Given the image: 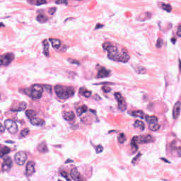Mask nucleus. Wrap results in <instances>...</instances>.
<instances>
[{
	"label": "nucleus",
	"instance_id": "obj_1",
	"mask_svg": "<svg viewBox=\"0 0 181 181\" xmlns=\"http://www.w3.org/2000/svg\"><path fill=\"white\" fill-rule=\"evenodd\" d=\"M102 47L104 52H107V56L110 60H113V62H119L120 63H128L129 61V55H128L125 52L119 53L118 47L112 45L111 42H104L102 45Z\"/></svg>",
	"mask_w": 181,
	"mask_h": 181
},
{
	"label": "nucleus",
	"instance_id": "obj_2",
	"mask_svg": "<svg viewBox=\"0 0 181 181\" xmlns=\"http://www.w3.org/2000/svg\"><path fill=\"white\" fill-rule=\"evenodd\" d=\"M19 93L28 95L33 100H40L43 94V87L37 83L33 84L29 88L20 89Z\"/></svg>",
	"mask_w": 181,
	"mask_h": 181
},
{
	"label": "nucleus",
	"instance_id": "obj_3",
	"mask_svg": "<svg viewBox=\"0 0 181 181\" xmlns=\"http://www.w3.org/2000/svg\"><path fill=\"white\" fill-rule=\"evenodd\" d=\"M54 90L57 96L60 100H69V98H73L76 95L74 92V87L73 86H62L57 85L54 86Z\"/></svg>",
	"mask_w": 181,
	"mask_h": 181
},
{
	"label": "nucleus",
	"instance_id": "obj_4",
	"mask_svg": "<svg viewBox=\"0 0 181 181\" xmlns=\"http://www.w3.org/2000/svg\"><path fill=\"white\" fill-rule=\"evenodd\" d=\"M25 115L30 119L31 125H34V127H45L46 125V122L43 119L37 117L36 116L37 113L34 110H26Z\"/></svg>",
	"mask_w": 181,
	"mask_h": 181
},
{
	"label": "nucleus",
	"instance_id": "obj_5",
	"mask_svg": "<svg viewBox=\"0 0 181 181\" xmlns=\"http://www.w3.org/2000/svg\"><path fill=\"white\" fill-rule=\"evenodd\" d=\"M145 119L150 131L156 132L160 129V124H158V117L156 116L146 115Z\"/></svg>",
	"mask_w": 181,
	"mask_h": 181
},
{
	"label": "nucleus",
	"instance_id": "obj_6",
	"mask_svg": "<svg viewBox=\"0 0 181 181\" xmlns=\"http://www.w3.org/2000/svg\"><path fill=\"white\" fill-rule=\"evenodd\" d=\"M15 60V54L12 52L0 55V67H9Z\"/></svg>",
	"mask_w": 181,
	"mask_h": 181
},
{
	"label": "nucleus",
	"instance_id": "obj_7",
	"mask_svg": "<svg viewBox=\"0 0 181 181\" xmlns=\"http://www.w3.org/2000/svg\"><path fill=\"white\" fill-rule=\"evenodd\" d=\"M114 97L117 103V110L121 111V112H125L127 108L125 98L119 92H115Z\"/></svg>",
	"mask_w": 181,
	"mask_h": 181
},
{
	"label": "nucleus",
	"instance_id": "obj_8",
	"mask_svg": "<svg viewBox=\"0 0 181 181\" xmlns=\"http://www.w3.org/2000/svg\"><path fill=\"white\" fill-rule=\"evenodd\" d=\"M4 127L6 129H7L8 132L11 134V135H15V134H18V124L16 122L8 119L4 122Z\"/></svg>",
	"mask_w": 181,
	"mask_h": 181
},
{
	"label": "nucleus",
	"instance_id": "obj_9",
	"mask_svg": "<svg viewBox=\"0 0 181 181\" xmlns=\"http://www.w3.org/2000/svg\"><path fill=\"white\" fill-rule=\"evenodd\" d=\"M27 159L28 154L24 151H19L14 156V160L17 165H19V166H23Z\"/></svg>",
	"mask_w": 181,
	"mask_h": 181
},
{
	"label": "nucleus",
	"instance_id": "obj_10",
	"mask_svg": "<svg viewBox=\"0 0 181 181\" xmlns=\"http://www.w3.org/2000/svg\"><path fill=\"white\" fill-rule=\"evenodd\" d=\"M105 84H107V86H105ZM93 86H105L102 87V90H103V93L108 94L109 93H111V91H112V89L111 88V87H110L108 86H115V83L104 81V82H100V83H93Z\"/></svg>",
	"mask_w": 181,
	"mask_h": 181
},
{
	"label": "nucleus",
	"instance_id": "obj_11",
	"mask_svg": "<svg viewBox=\"0 0 181 181\" xmlns=\"http://www.w3.org/2000/svg\"><path fill=\"white\" fill-rule=\"evenodd\" d=\"M180 111H181V103L180 101H177L175 103L173 107V119H179V117H180Z\"/></svg>",
	"mask_w": 181,
	"mask_h": 181
},
{
	"label": "nucleus",
	"instance_id": "obj_12",
	"mask_svg": "<svg viewBox=\"0 0 181 181\" xmlns=\"http://www.w3.org/2000/svg\"><path fill=\"white\" fill-rule=\"evenodd\" d=\"M35 172V163L33 161H28L25 166V175L27 177L32 176Z\"/></svg>",
	"mask_w": 181,
	"mask_h": 181
},
{
	"label": "nucleus",
	"instance_id": "obj_13",
	"mask_svg": "<svg viewBox=\"0 0 181 181\" xmlns=\"http://www.w3.org/2000/svg\"><path fill=\"white\" fill-rule=\"evenodd\" d=\"M110 73H111V71L107 70L105 67H101L98 71L96 78H105L107 77H110Z\"/></svg>",
	"mask_w": 181,
	"mask_h": 181
},
{
	"label": "nucleus",
	"instance_id": "obj_14",
	"mask_svg": "<svg viewBox=\"0 0 181 181\" xmlns=\"http://www.w3.org/2000/svg\"><path fill=\"white\" fill-rule=\"evenodd\" d=\"M137 141H138V136H134L132 139V141L130 143L132 155H135V153H136V152H138V150L139 149L138 144H136Z\"/></svg>",
	"mask_w": 181,
	"mask_h": 181
},
{
	"label": "nucleus",
	"instance_id": "obj_15",
	"mask_svg": "<svg viewBox=\"0 0 181 181\" xmlns=\"http://www.w3.org/2000/svg\"><path fill=\"white\" fill-rule=\"evenodd\" d=\"M70 176L74 181H83V179L80 177V173L77 168H74L71 170Z\"/></svg>",
	"mask_w": 181,
	"mask_h": 181
},
{
	"label": "nucleus",
	"instance_id": "obj_16",
	"mask_svg": "<svg viewBox=\"0 0 181 181\" xmlns=\"http://www.w3.org/2000/svg\"><path fill=\"white\" fill-rule=\"evenodd\" d=\"M42 43L43 46L42 54H44L45 57H50V54L49 52V47L50 45L49 44V41H47V39H45Z\"/></svg>",
	"mask_w": 181,
	"mask_h": 181
},
{
	"label": "nucleus",
	"instance_id": "obj_17",
	"mask_svg": "<svg viewBox=\"0 0 181 181\" xmlns=\"http://www.w3.org/2000/svg\"><path fill=\"white\" fill-rule=\"evenodd\" d=\"M78 94L85 98H90L93 93L91 90H87L85 87H81L78 90Z\"/></svg>",
	"mask_w": 181,
	"mask_h": 181
},
{
	"label": "nucleus",
	"instance_id": "obj_18",
	"mask_svg": "<svg viewBox=\"0 0 181 181\" xmlns=\"http://www.w3.org/2000/svg\"><path fill=\"white\" fill-rule=\"evenodd\" d=\"M160 9L166 12L167 13H172L173 8L170 4H166L165 2H161Z\"/></svg>",
	"mask_w": 181,
	"mask_h": 181
},
{
	"label": "nucleus",
	"instance_id": "obj_19",
	"mask_svg": "<svg viewBox=\"0 0 181 181\" xmlns=\"http://www.w3.org/2000/svg\"><path fill=\"white\" fill-rule=\"evenodd\" d=\"M35 20L38 23H40V25H44V23H47L49 18L43 14H38Z\"/></svg>",
	"mask_w": 181,
	"mask_h": 181
},
{
	"label": "nucleus",
	"instance_id": "obj_20",
	"mask_svg": "<svg viewBox=\"0 0 181 181\" xmlns=\"http://www.w3.org/2000/svg\"><path fill=\"white\" fill-rule=\"evenodd\" d=\"M37 149L42 153H46V152H49V148H47V145L45 141H42L41 143H40L37 145Z\"/></svg>",
	"mask_w": 181,
	"mask_h": 181
},
{
	"label": "nucleus",
	"instance_id": "obj_21",
	"mask_svg": "<svg viewBox=\"0 0 181 181\" xmlns=\"http://www.w3.org/2000/svg\"><path fill=\"white\" fill-rule=\"evenodd\" d=\"M49 42H50L52 47L55 49H60V46H62V42L59 39H53L49 38Z\"/></svg>",
	"mask_w": 181,
	"mask_h": 181
},
{
	"label": "nucleus",
	"instance_id": "obj_22",
	"mask_svg": "<svg viewBox=\"0 0 181 181\" xmlns=\"http://www.w3.org/2000/svg\"><path fill=\"white\" fill-rule=\"evenodd\" d=\"M19 105L18 108L11 109L10 111H11V112H21V111H25L28 107V104L25 102L21 103Z\"/></svg>",
	"mask_w": 181,
	"mask_h": 181
},
{
	"label": "nucleus",
	"instance_id": "obj_23",
	"mask_svg": "<svg viewBox=\"0 0 181 181\" xmlns=\"http://www.w3.org/2000/svg\"><path fill=\"white\" fill-rule=\"evenodd\" d=\"M133 125L134 128H139V129H140L141 131H145V124L141 120H135Z\"/></svg>",
	"mask_w": 181,
	"mask_h": 181
},
{
	"label": "nucleus",
	"instance_id": "obj_24",
	"mask_svg": "<svg viewBox=\"0 0 181 181\" xmlns=\"http://www.w3.org/2000/svg\"><path fill=\"white\" fill-rule=\"evenodd\" d=\"M74 117H76L74 112H66L64 115V119H65V121H73L74 119Z\"/></svg>",
	"mask_w": 181,
	"mask_h": 181
},
{
	"label": "nucleus",
	"instance_id": "obj_25",
	"mask_svg": "<svg viewBox=\"0 0 181 181\" xmlns=\"http://www.w3.org/2000/svg\"><path fill=\"white\" fill-rule=\"evenodd\" d=\"M176 148L177 147L176 146V140H173L170 144V150L168 149V148L165 149V152L167 154L170 153V152H173V151H176Z\"/></svg>",
	"mask_w": 181,
	"mask_h": 181
},
{
	"label": "nucleus",
	"instance_id": "obj_26",
	"mask_svg": "<svg viewBox=\"0 0 181 181\" xmlns=\"http://www.w3.org/2000/svg\"><path fill=\"white\" fill-rule=\"evenodd\" d=\"M133 69L135 73H136L137 74H146L147 70L145 66H138L137 69L135 67H134Z\"/></svg>",
	"mask_w": 181,
	"mask_h": 181
},
{
	"label": "nucleus",
	"instance_id": "obj_27",
	"mask_svg": "<svg viewBox=\"0 0 181 181\" xmlns=\"http://www.w3.org/2000/svg\"><path fill=\"white\" fill-rule=\"evenodd\" d=\"M151 139H152V136H151L150 134H148L145 137L141 139V144H149Z\"/></svg>",
	"mask_w": 181,
	"mask_h": 181
},
{
	"label": "nucleus",
	"instance_id": "obj_28",
	"mask_svg": "<svg viewBox=\"0 0 181 181\" xmlns=\"http://www.w3.org/2000/svg\"><path fill=\"white\" fill-rule=\"evenodd\" d=\"M141 156H142V153H141V152H139L137 153V155L135 156V157H134L131 161L132 165H133V166H135V165H136V160H138Z\"/></svg>",
	"mask_w": 181,
	"mask_h": 181
},
{
	"label": "nucleus",
	"instance_id": "obj_29",
	"mask_svg": "<svg viewBox=\"0 0 181 181\" xmlns=\"http://www.w3.org/2000/svg\"><path fill=\"white\" fill-rule=\"evenodd\" d=\"M117 140L119 144H124L127 141V139L125 138V134L120 133L119 136H117Z\"/></svg>",
	"mask_w": 181,
	"mask_h": 181
},
{
	"label": "nucleus",
	"instance_id": "obj_30",
	"mask_svg": "<svg viewBox=\"0 0 181 181\" xmlns=\"http://www.w3.org/2000/svg\"><path fill=\"white\" fill-rule=\"evenodd\" d=\"M43 88V91H47V93H48V94H52V91L53 90V88H52V86L50 85H43L42 86Z\"/></svg>",
	"mask_w": 181,
	"mask_h": 181
},
{
	"label": "nucleus",
	"instance_id": "obj_31",
	"mask_svg": "<svg viewBox=\"0 0 181 181\" xmlns=\"http://www.w3.org/2000/svg\"><path fill=\"white\" fill-rule=\"evenodd\" d=\"M94 149H95L96 153L98 154V153H101L103 152L104 147L103 146H101V144H99L98 146H95Z\"/></svg>",
	"mask_w": 181,
	"mask_h": 181
},
{
	"label": "nucleus",
	"instance_id": "obj_32",
	"mask_svg": "<svg viewBox=\"0 0 181 181\" xmlns=\"http://www.w3.org/2000/svg\"><path fill=\"white\" fill-rule=\"evenodd\" d=\"M69 129L72 131H77L80 128V124H78L69 123Z\"/></svg>",
	"mask_w": 181,
	"mask_h": 181
},
{
	"label": "nucleus",
	"instance_id": "obj_33",
	"mask_svg": "<svg viewBox=\"0 0 181 181\" xmlns=\"http://www.w3.org/2000/svg\"><path fill=\"white\" fill-rule=\"evenodd\" d=\"M54 4L56 5H65V6H67V5H69V2L67 1V0H56L54 1Z\"/></svg>",
	"mask_w": 181,
	"mask_h": 181
},
{
	"label": "nucleus",
	"instance_id": "obj_34",
	"mask_svg": "<svg viewBox=\"0 0 181 181\" xmlns=\"http://www.w3.org/2000/svg\"><path fill=\"white\" fill-rule=\"evenodd\" d=\"M163 45V40H162V38H158L156 44V49H162Z\"/></svg>",
	"mask_w": 181,
	"mask_h": 181
},
{
	"label": "nucleus",
	"instance_id": "obj_35",
	"mask_svg": "<svg viewBox=\"0 0 181 181\" xmlns=\"http://www.w3.org/2000/svg\"><path fill=\"white\" fill-rule=\"evenodd\" d=\"M21 136H27V135H29V129L25 128L23 130L21 131Z\"/></svg>",
	"mask_w": 181,
	"mask_h": 181
},
{
	"label": "nucleus",
	"instance_id": "obj_36",
	"mask_svg": "<svg viewBox=\"0 0 181 181\" xmlns=\"http://www.w3.org/2000/svg\"><path fill=\"white\" fill-rule=\"evenodd\" d=\"M56 11H57V8L56 7H52L48 9V13L49 15H54L56 13Z\"/></svg>",
	"mask_w": 181,
	"mask_h": 181
},
{
	"label": "nucleus",
	"instance_id": "obj_37",
	"mask_svg": "<svg viewBox=\"0 0 181 181\" xmlns=\"http://www.w3.org/2000/svg\"><path fill=\"white\" fill-rule=\"evenodd\" d=\"M60 175L62 177H64V179H66V181H71V179L69 178V176L67 175V174L66 173V172H61Z\"/></svg>",
	"mask_w": 181,
	"mask_h": 181
},
{
	"label": "nucleus",
	"instance_id": "obj_38",
	"mask_svg": "<svg viewBox=\"0 0 181 181\" xmlns=\"http://www.w3.org/2000/svg\"><path fill=\"white\" fill-rule=\"evenodd\" d=\"M105 26V25L98 23L95 26L94 30H98V29H103V28H104Z\"/></svg>",
	"mask_w": 181,
	"mask_h": 181
},
{
	"label": "nucleus",
	"instance_id": "obj_39",
	"mask_svg": "<svg viewBox=\"0 0 181 181\" xmlns=\"http://www.w3.org/2000/svg\"><path fill=\"white\" fill-rule=\"evenodd\" d=\"M27 2L29 4V5L37 6V0H27Z\"/></svg>",
	"mask_w": 181,
	"mask_h": 181
},
{
	"label": "nucleus",
	"instance_id": "obj_40",
	"mask_svg": "<svg viewBox=\"0 0 181 181\" xmlns=\"http://www.w3.org/2000/svg\"><path fill=\"white\" fill-rule=\"evenodd\" d=\"M79 108L81 109L82 114H84V112H87V111L88 110V107L86 105H83V106H81Z\"/></svg>",
	"mask_w": 181,
	"mask_h": 181
},
{
	"label": "nucleus",
	"instance_id": "obj_41",
	"mask_svg": "<svg viewBox=\"0 0 181 181\" xmlns=\"http://www.w3.org/2000/svg\"><path fill=\"white\" fill-rule=\"evenodd\" d=\"M46 4V0H37V6H40L41 5H45Z\"/></svg>",
	"mask_w": 181,
	"mask_h": 181
},
{
	"label": "nucleus",
	"instance_id": "obj_42",
	"mask_svg": "<svg viewBox=\"0 0 181 181\" xmlns=\"http://www.w3.org/2000/svg\"><path fill=\"white\" fill-rule=\"evenodd\" d=\"M161 24H162V21H158V22L157 23V25H158V26L159 30H160V32H163V33H165V30H163V29L162 28Z\"/></svg>",
	"mask_w": 181,
	"mask_h": 181
},
{
	"label": "nucleus",
	"instance_id": "obj_43",
	"mask_svg": "<svg viewBox=\"0 0 181 181\" xmlns=\"http://www.w3.org/2000/svg\"><path fill=\"white\" fill-rule=\"evenodd\" d=\"M76 115L77 117H81V115H83V112L81 111V109L80 107L76 109Z\"/></svg>",
	"mask_w": 181,
	"mask_h": 181
},
{
	"label": "nucleus",
	"instance_id": "obj_44",
	"mask_svg": "<svg viewBox=\"0 0 181 181\" xmlns=\"http://www.w3.org/2000/svg\"><path fill=\"white\" fill-rule=\"evenodd\" d=\"M177 155H178V158H181V146H179L177 147L176 149H175Z\"/></svg>",
	"mask_w": 181,
	"mask_h": 181
},
{
	"label": "nucleus",
	"instance_id": "obj_45",
	"mask_svg": "<svg viewBox=\"0 0 181 181\" xmlns=\"http://www.w3.org/2000/svg\"><path fill=\"white\" fill-rule=\"evenodd\" d=\"M70 48V46L67 45H62V50L63 52H67V49H69Z\"/></svg>",
	"mask_w": 181,
	"mask_h": 181
},
{
	"label": "nucleus",
	"instance_id": "obj_46",
	"mask_svg": "<svg viewBox=\"0 0 181 181\" xmlns=\"http://www.w3.org/2000/svg\"><path fill=\"white\" fill-rule=\"evenodd\" d=\"M94 100L95 101H101V100H103V98H101V96H100L98 94H96L95 96H94Z\"/></svg>",
	"mask_w": 181,
	"mask_h": 181
},
{
	"label": "nucleus",
	"instance_id": "obj_47",
	"mask_svg": "<svg viewBox=\"0 0 181 181\" xmlns=\"http://www.w3.org/2000/svg\"><path fill=\"white\" fill-rule=\"evenodd\" d=\"M145 15L148 19H152V13L147 11L145 13Z\"/></svg>",
	"mask_w": 181,
	"mask_h": 181
},
{
	"label": "nucleus",
	"instance_id": "obj_48",
	"mask_svg": "<svg viewBox=\"0 0 181 181\" xmlns=\"http://www.w3.org/2000/svg\"><path fill=\"white\" fill-rule=\"evenodd\" d=\"M176 35L179 37H181V25L177 28V31Z\"/></svg>",
	"mask_w": 181,
	"mask_h": 181
},
{
	"label": "nucleus",
	"instance_id": "obj_49",
	"mask_svg": "<svg viewBox=\"0 0 181 181\" xmlns=\"http://www.w3.org/2000/svg\"><path fill=\"white\" fill-rule=\"evenodd\" d=\"M4 132H5V127L0 122V134H4Z\"/></svg>",
	"mask_w": 181,
	"mask_h": 181
},
{
	"label": "nucleus",
	"instance_id": "obj_50",
	"mask_svg": "<svg viewBox=\"0 0 181 181\" xmlns=\"http://www.w3.org/2000/svg\"><path fill=\"white\" fill-rule=\"evenodd\" d=\"M89 112L93 114V115H95L97 117V110H93V109H89Z\"/></svg>",
	"mask_w": 181,
	"mask_h": 181
},
{
	"label": "nucleus",
	"instance_id": "obj_51",
	"mask_svg": "<svg viewBox=\"0 0 181 181\" xmlns=\"http://www.w3.org/2000/svg\"><path fill=\"white\" fill-rule=\"evenodd\" d=\"M170 42H171V43H173V45H176V42H177V40L175 37H173L170 39Z\"/></svg>",
	"mask_w": 181,
	"mask_h": 181
},
{
	"label": "nucleus",
	"instance_id": "obj_52",
	"mask_svg": "<svg viewBox=\"0 0 181 181\" xmlns=\"http://www.w3.org/2000/svg\"><path fill=\"white\" fill-rule=\"evenodd\" d=\"M172 28H173V24H172L171 23H169L167 25L168 30H170V29H172Z\"/></svg>",
	"mask_w": 181,
	"mask_h": 181
},
{
	"label": "nucleus",
	"instance_id": "obj_53",
	"mask_svg": "<svg viewBox=\"0 0 181 181\" xmlns=\"http://www.w3.org/2000/svg\"><path fill=\"white\" fill-rule=\"evenodd\" d=\"M153 107V103H148V105H147V108H148L149 110H152V107Z\"/></svg>",
	"mask_w": 181,
	"mask_h": 181
},
{
	"label": "nucleus",
	"instance_id": "obj_54",
	"mask_svg": "<svg viewBox=\"0 0 181 181\" xmlns=\"http://www.w3.org/2000/svg\"><path fill=\"white\" fill-rule=\"evenodd\" d=\"M74 162V160L70 159V158H68L66 161H65V163L67 164V163H73Z\"/></svg>",
	"mask_w": 181,
	"mask_h": 181
},
{
	"label": "nucleus",
	"instance_id": "obj_55",
	"mask_svg": "<svg viewBox=\"0 0 181 181\" xmlns=\"http://www.w3.org/2000/svg\"><path fill=\"white\" fill-rule=\"evenodd\" d=\"M72 64H76L77 66H80V62H78L77 59H74Z\"/></svg>",
	"mask_w": 181,
	"mask_h": 181
},
{
	"label": "nucleus",
	"instance_id": "obj_56",
	"mask_svg": "<svg viewBox=\"0 0 181 181\" xmlns=\"http://www.w3.org/2000/svg\"><path fill=\"white\" fill-rule=\"evenodd\" d=\"M16 124H21V125H23L25 124V122L23 120H16Z\"/></svg>",
	"mask_w": 181,
	"mask_h": 181
},
{
	"label": "nucleus",
	"instance_id": "obj_57",
	"mask_svg": "<svg viewBox=\"0 0 181 181\" xmlns=\"http://www.w3.org/2000/svg\"><path fill=\"white\" fill-rule=\"evenodd\" d=\"M74 59H71V58H68L67 59V62H68V63H69V64H73V61H74Z\"/></svg>",
	"mask_w": 181,
	"mask_h": 181
},
{
	"label": "nucleus",
	"instance_id": "obj_58",
	"mask_svg": "<svg viewBox=\"0 0 181 181\" xmlns=\"http://www.w3.org/2000/svg\"><path fill=\"white\" fill-rule=\"evenodd\" d=\"M161 160H163L165 163H170V161H168V159L162 157L161 158Z\"/></svg>",
	"mask_w": 181,
	"mask_h": 181
},
{
	"label": "nucleus",
	"instance_id": "obj_59",
	"mask_svg": "<svg viewBox=\"0 0 181 181\" xmlns=\"http://www.w3.org/2000/svg\"><path fill=\"white\" fill-rule=\"evenodd\" d=\"M132 117H139V115H136V111H133L132 112Z\"/></svg>",
	"mask_w": 181,
	"mask_h": 181
},
{
	"label": "nucleus",
	"instance_id": "obj_60",
	"mask_svg": "<svg viewBox=\"0 0 181 181\" xmlns=\"http://www.w3.org/2000/svg\"><path fill=\"white\" fill-rule=\"evenodd\" d=\"M136 114H140V115H144V112L142 110H137L136 111Z\"/></svg>",
	"mask_w": 181,
	"mask_h": 181
},
{
	"label": "nucleus",
	"instance_id": "obj_61",
	"mask_svg": "<svg viewBox=\"0 0 181 181\" xmlns=\"http://www.w3.org/2000/svg\"><path fill=\"white\" fill-rule=\"evenodd\" d=\"M6 28L5 24H4V23H2V22H0V28Z\"/></svg>",
	"mask_w": 181,
	"mask_h": 181
},
{
	"label": "nucleus",
	"instance_id": "obj_62",
	"mask_svg": "<svg viewBox=\"0 0 181 181\" xmlns=\"http://www.w3.org/2000/svg\"><path fill=\"white\" fill-rule=\"evenodd\" d=\"M112 132H117V130H110L107 134H112Z\"/></svg>",
	"mask_w": 181,
	"mask_h": 181
},
{
	"label": "nucleus",
	"instance_id": "obj_63",
	"mask_svg": "<svg viewBox=\"0 0 181 181\" xmlns=\"http://www.w3.org/2000/svg\"><path fill=\"white\" fill-rule=\"evenodd\" d=\"M42 12H43V9H40L37 11V13H40V15H41L40 13H42Z\"/></svg>",
	"mask_w": 181,
	"mask_h": 181
},
{
	"label": "nucleus",
	"instance_id": "obj_64",
	"mask_svg": "<svg viewBox=\"0 0 181 181\" xmlns=\"http://www.w3.org/2000/svg\"><path fill=\"white\" fill-rule=\"evenodd\" d=\"M179 69L181 71V59H179Z\"/></svg>",
	"mask_w": 181,
	"mask_h": 181
}]
</instances>
